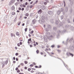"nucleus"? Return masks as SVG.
<instances>
[{"instance_id":"obj_1","label":"nucleus","mask_w":74,"mask_h":74,"mask_svg":"<svg viewBox=\"0 0 74 74\" xmlns=\"http://www.w3.org/2000/svg\"><path fill=\"white\" fill-rule=\"evenodd\" d=\"M48 14L50 15H53V11H49L48 12Z\"/></svg>"},{"instance_id":"obj_2","label":"nucleus","mask_w":74,"mask_h":74,"mask_svg":"<svg viewBox=\"0 0 74 74\" xmlns=\"http://www.w3.org/2000/svg\"><path fill=\"white\" fill-rule=\"evenodd\" d=\"M41 9L42 10H47V8L45 7V6L44 5H43L41 7Z\"/></svg>"},{"instance_id":"obj_3","label":"nucleus","mask_w":74,"mask_h":74,"mask_svg":"<svg viewBox=\"0 0 74 74\" xmlns=\"http://www.w3.org/2000/svg\"><path fill=\"white\" fill-rule=\"evenodd\" d=\"M53 38V36L52 35H51L50 36H49L47 37V38H48L49 40H51Z\"/></svg>"},{"instance_id":"obj_4","label":"nucleus","mask_w":74,"mask_h":74,"mask_svg":"<svg viewBox=\"0 0 74 74\" xmlns=\"http://www.w3.org/2000/svg\"><path fill=\"white\" fill-rule=\"evenodd\" d=\"M63 24H62V23L60 22L59 23V24L58 25V26L59 27H61L62 26H63Z\"/></svg>"},{"instance_id":"obj_5","label":"nucleus","mask_w":74,"mask_h":74,"mask_svg":"<svg viewBox=\"0 0 74 74\" xmlns=\"http://www.w3.org/2000/svg\"><path fill=\"white\" fill-rule=\"evenodd\" d=\"M8 60H6V61L5 62L4 61L3 62V64H7L8 63Z\"/></svg>"},{"instance_id":"obj_6","label":"nucleus","mask_w":74,"mask_h":74,"mask_svg":"<svg viewBox=\"0 0 74 74\" xmlns=\"http://www.w3.org/2000/svg\"><path fill=\"white\" fill-rule=\"evenodd\" d=\"M14 2V1L13 0H11L9 3V5H11Z\"/></svg>"},{"instance_id":"obj_7","label":"nucleus","mask_w":74,"mask_h":74,"mask_svg":"<svg viewBox=\"0 0 74 74\" xmlns=\"http://www.w3.org/2000/svg\"><path fill=\"white\" fill-rule=\"evenodd\" d=\"M62 62H63V63L64 66H65V67H66V69H67V70H69V69H68V68H67V65L65 63H64V62H63V61H62Z\"/></svg>"},{"instance_id":"obj_8","label":"nucleus","mask_w":74,"mask_h":74,"mask_svg":"<svg viewBox=\"0 0 74 74\" xmlns=\"http://www.w3.org/2000/svg\"><path fill=\"white\" fill-rule=\"evenodd\" d=\"M42 12V10H41V9H40L38 11V14H41Z\"/></svg>"},{"instance_id":"obj_9","label":"nucleus","mask_w":74,"mask_h":74,"mask_svg":"<svg viewBox=\"0 0 74 74\" xmlns=\"http://www.w3.org/2000/svg\"><path fill=\"white\" fill-rule=\"evenodd\" d=\"M73 47L70 46L69 47V49L71 51H72L73 49Z\"/></svg>"},{"instance_id":"obj_10","label":"nucleus","mask_w":74,"mask_h":74,"mask_svg":"<svg viewBox=\"0 0 74 74\" xmlns=\"http://www.w3.org/2000/svg\"><path fill=\"white\" fill-rule=\"evenodd\" d=\"M53 19H51L50 20V22L51 23H53V21H54Z\"/></svg>"},{"instance_id":"obj_11","label":"nucleus","mask_w":74,"mask_h":74,"mask_svg":"<svg viewBox=\"0 0 74 74\" xmlns=\"http://www.w3.org/2000/svg\"><path fill=\"white\" fill-rule=\"evenodd\" d=\"M41 18L43 20H44V19H45V16H42Z\"/></svg>"},{"instance_id":"obj_12","label":"nucleus","mask_w":74,"mask_h":74,"mask_svg":"<svg viewBox=\"0 0 74 74\" xmlns=\"http://www.w3.org/2000/svg\"><path fill=\"white\" fill-rule=\"evenodd\" d=\"M55 23L56 25H58V23H59V21L58 20H56Z\"/></svg>"},{"instance_id":"obj_13","label":"nucleus","mask_w":74,"mask_h":74,"mask_svg":"<svg viewBox=\"0 0 74 74\" xmlns=\"http://www.w3.org/2000/svg\"><path fill=\"white\" fill-rule=\"evenodd\" d=\"M45 30L46 31V32H48V31L49 30V29L47 27L45 29Z\"/></svg>"},{"instance_id":"obj_14","label":"nucleus","mask_w":74,"mask_h":74,"mask_svg":"<svg viewBox=\"0 0 74 74\" xmlns=\"http://www.w3.org/2000/svg\"><path fill=\"white\" fill-rule=\"evenodd\" d=\"M60 10H58L57 11V14H58V15H59V14H60Z\"/></svg>"},{"instance_id":"obj_15","label":"nucleus","mask_w":74,"mask_h":74,"mask_svg":"<svg viewBox=\"0 0 74 74\" xmlns=\"http://www.w3.org/2000/svg\"><path fill=\"white\" fill-rule=\"evenodd\" d=\"M32 23L33 24H35V23H36V20L34 19L32 21Z\"/></svg>"},{"instance_id":"obj_16","label":"nucleus","mask_w":74,"mask_h":74,"mask_svg":"<svg viewBox=\"0 0 74 74\" xmlns=\"http://www.w3.org/2000/svg\"><path fill=\"white\" fill-rule=\"evenodd\" d=\"M61 23H62L63 25H64L65 24V21L64 20H63Z\"/></svg>"},{"instance_id":"obj_17","label":"nucleus","mask_w":74,"mask_h":74,"mask_svg":"<svg viewBox=\"0 0 74 74\" xmlns=\"http://www.w3.org/2000/svg\"><path fill=\"white\" fill-rule=\"evenodd\" d=\"M47 28L49 29H51V25H48L47 26Z\"/></svg>"},{"instance_id":"obj_18","label":"nucleus","mask_w":74,"mask_h":74,"mask_svg":"<svg viewBox=\"0 0 74 74\" xmlns=\"http://www.w3.org/2000/svg\"><path fill=\"white\" fill-rule=\"evenodd\" d=\"M66 55L67 56H70V52H67L66 53Z\"/></svg>"},{"instance_id":"obj_19","label":"nucleus","mask_w":74,"mask_h":74,"mask_svg":"<svg viewBox=\"0 0 74 74\" xmlns=\"http://www.w3.org/2000/svg\"><path fill=\"white\" fill-rule=\"evenodd\" d=\"M11 9L12 10H14L15 9V7H14V6H12L11 7Z\"/></svg>"},{"instance_id":"obj_20","label":"nucleus","mask_w":74,"mask_h":74,"mask_svg":"<svg viewBox=\"0 0 74 74\" xmlns=\"http://www.w3.org/2000/svg\"><path fill=\"white\" fill-rule=\"evenodd\" d=\"M29 23H30V21H29V20H28V21H27V25H29Z\"/></svg>"},{"instance_id":"obj_21","label":"nucleus","mask_w":74,"mask_h":74,"mask_svg":"<svg viewBox=\"0 0 74 74\" xmlns=\"http://www.w3.org/2000/svg\"><path fill=\"white\" fill-rule=\"evenodd\" d=\"M64 18V17L63 16V15L61 16L60 17V19L61 20H62Z\"/></svg>"},{"instance_id":"obj_22","label":"nucleus","mask_w":74,"mask_h":74,"mask_svg":"<svg viewBox=\"0 0 74 74\" xmlns=\"http://www.w3.org/2000/svg\"><path fill=\"white\" fill-rule=\"evenodd\" d=\"M68 40H69V39H67L65 43V44L66 45H67V41H68Z\"/></svg>"},{"instance_id":"obj_23","label":"nucleus","mask_w":74,"mask_h":74,"mask_svg":"<svg viewBox=\"0 0 74 74\" xmlns=\"http://www.w3.org/2000/svg\"><path fill=\"white\" fill-rule=\"evenodd\" d=\"M53 29L54 30H56L57 28H56V27H53Z\"/></svg>"},{"instance_id":"obj_24","label":"nucleus","mask_w":74,"mask_h":74,"mask_svg":"<svg viewBox=\"0 0 74 74\" xmlns=\"http://www.w3.org/2000/svg\"><path fill=\"white\" fill-rule=\"evenodd\" d=\"M44 40L45 42H47V38H44Z\"/></svg>"},{"instance_id":"obj_25","label":"nucleus","mask_w":74,"mask_h":74,"mask_svg":"<svg viewBox=\"0 0 74 74\" xmlns=\"http://www.w3.org/2000/svg\"><path fill=\"white\" fill-rule=\"evenodd\" d=\"M73 4V2L72 1H70V4L71 5H72Z\"/></svg>"},{"instance_id":"obj_26","label":"nucleus","mask_w":74,"mask_h":74,"mask_svg":"<svg viewBox=\"0 0 74 74\" xmlns=\"http://www.w3.org/2000/svg\"><path fill=\"white\" fill-rule=\"evenodd\" d=\"M23 16V15H22V14H21L20 15V19H22V18Z\"/></svg>"},{"instance_id":"obj_27","label":"nucleus","mask_w":74,"mask_h":74,"mask_svg":"<svg viewBox=\"0 0 74 74\" xmlns=\"http://www.w3.org/2000/svg\"><path fill=\"white\" fill-rule=\"evenodd\" d=\"M69 55L71 56L72 57H73V56H74V55H73V54L72 53H69Z\"/></svg>"},{"instance_id":"obj_28","label":"nucleus","mask_w":74,"mask_h":74,"mask_svg":"<svg viewBox=\"0 0 74 74\" xmlns=\"http://www.w3.org/2000/svg\"><path fill=\"white\" fill-rule=\"evenodd\" d=\"M65 12H67V10H68V8L67 7H66V8H65Z\"/></svg>"},{"instance_id":"obj_29","label":"nucleus","mask_w":74,"mask_h":74,"mask_svg":"<svg viewBox=\"0 0 74 74\" xmlns=\"http://www.w3.org/2000/svg\"><path fill=\"white\" fill-rule=\"evenodd\" d=\"M72 11H73V10H72V9H71L69 10V11H70V13L71 14V13H72Z\"/></svg>"},{"instance_id":"obj_30","label":"nucleus","mask_w":74,"mask_h":74,"mask_svg":"<svg viewBox=\"0 0 74 74\" xmlns=\"http://www.w3.org/2000/svg\"><path fill=\"white\" fill-rule=\"evenodd\" d=\"M61 32H60V30L58 31V36H59V34H60V33H61Z\"/></svg>"},{"instance_id":"obj_31","label":"nucleus","mask_w":74,"mask_h":74,"mask_svg":"<svg viewBox=\"0 0 74 74\" xmlns=\"http://www.w3.org/2000/svg\"><path fill=\"white\" fill-rule=\"evenodd\" d=\"M15 36V35H14V34H11V36L12 37H13V36Z\"/></svg>"},{"instance_id":"obj_32","label":"nucleus","mask_w":74,"mask_h":74,"mask_svg":"<svg viewBox=\"0 0 74 74\" xmlns=\"http://www.w3.org/2000/svg\"><path fill=\"white\" fill-rule=\"evenodd\" d=\"M12 15H15V12H12Z\"/></svg>"},{"instance_id":"obj_33","label":"nucleus","mask_w":74,"mask_h":74,"mask_svg":"<svg viewBox=\"0 0 74 74\" xmlns=\"http://www.w3.org/2000/svg\"><path fill=\"white\" fill-rule=\"evenodd\" d=\"M16 35H17V36H19V32H17L16 33Z\"/></svg>"},{"instance_id":"obj_34","label":"nucleus","mask_w":74,"mask_h":74,"mask_svg":"<svg viewBox=\"0 0 74 74\" xmlns=\"http://www.w3.org/2000/svg\"><path fill=\"white\" fill-rule=\"evenodd\" d=\"M31 40H32V39H31V38H30L28 40V41H30L31 42V41H32Z\"/></svg>"},{"instance_id":"obj_35","label":"nucleus","mask_w":74,"mask_h":74,"mask_svg":"<svg viewBox=\"0 0 74 74\" xmlns=\"http://www.w3.org/2000/svg\"><path fill=\"white\" fill-rule=\"evenodd\" d=\"M20 65H21L22 66H24L23 63H22L20 64Z\"/></svg>"},{"instance_id":"obj_36","label":"nucleus","mask_w":74,"mask_h":74,"mask_svg":"<svg viewBox=\"0 0 74 74\" xmlns=\"http://www.w3.org/2000/svg\"><path fill=\"white\" fill-rule=\"evenodd\" d=\"M25 16H29V14H28V13H26Z\"/></svg>"},{"instance_id":"obj_37","label":"nucleus","mask_w":74,"mask_h":74,"mask_svg":"<svg viewBox=\"0 0 74 74\" xmlns=\"http://www.w3.org/2000/svg\"><path fill=\"white\" fill-rule=\"evenodd\" d=\"M60 11H61V12H62L63 11V9L62 8H61L60 9Z\"/></svg>"},{"instance_id":"obj_38","label":"nucleus","mask_w":74,"mask_h":74,"mask_svg":"<svg viewBox=\"0 0 74 74\" xmlns=\"http://www.w3.org/2000/svg\"><path fill=\"white\" fill-rule=\"evenodd\" d=\"M27 28H26L25 29V32H27Z\"/></svg>"},{"instance_id":"obj_39","label":"nucleus","mask_w":74,"mask_h":74,"mask_svg":"<svg viewBox=\"0 0 74 74\" xmlns=\"http://www.w3.org/2000/svg\"><path fill=\"white\" fill-rule=\"evenodd\" d=\"M18 55H19V53H16L15 54L16 56H18Z\"/></svg>"},{"instance_id":"obj_40","label":"nucleus","mask_w":74,"mask_h":74,"mask_svg":"<svg viewBox=\"0 0 74 74\" xmlns=\"http://www.w3.org/2000/svg\"><path fill=\"white\" fill-rule=\"evenodd\" d=\"M24 62L25 64H27V63H28L27 62V61H25Z\"/></svg>"},{"instance_id":"obj_41","label":"nucleus","mask_w":74,"mask_h":74,"mask_svg":"<svg viewBox=\"0 0 74 74\" xmlns=\"http://www.w3.org/2000/svg\"><path fill=\"white\" fill-rule=\"evenodd\" d=\"M51 47H52V48H54V47H55V45H52L51 46Z\"/></svg>"},{"instance_id":"obj_42","label":"nucleus","mask_w":74,"mask_h":74,"mask_svg":"<svg viewBox=\"0 0 74 74\" xmlns=\"http://www.w3.org/2000/svg\"><path fill=\"white\" fill-rule=\"evenodd\" d=\"M30 43H31V44L32 45H33V42L32 41H30Z\"/></svg>"},{"instance_id":"obj_43","label":"nucleus","mask_w":74,"mask_h":74,"mask_svg":"<svg viewBox=\"0 0 74 74\" xmlns=\"http://www.w3.org/2000/svg\"><path fill=\"white\" fill-rule=\"evenodd\" d=\"M21 23V22H20L18 23V26H19L20 25V24Z\"/></svg>"},{"instance_id":"obj_44","label":"nucleus","mask_w":74,"mask_h":74,"mask_svg":"<svg viewBox=\"0 0 74 74\" xmlns=\"http://www.w3.org/2000/svg\"><path fill=\"white\" fill-rule=\"evenodd\" d=\"M36 52L37 53H38L39 52V51H38V50H37L36 51Z\"/></svg>"},{"instance_id":"obj_45","label":"nucleus","mask_w":74,"mask_h":74,"mask_svg":"<svg viewBox=\"0 0 74 74\" xmlns=\"http://www.w3.org/2000/svg\"><path fill=\"white\" fill-rule=\"evenodd\" d=\"M31 70V69L30 68H28V71H30V70Z\"/></svg>"},{"instance_id":"obj_46","label":"nucleus","mask_w":74,"mask_h":74,"mask_svg":"<svg viewBox=\"0 0 74 74\" xmlns=\"http://www.w3.org/2000/svg\"><path fill=\"white\" fill-rule=\"evenodd\" d=\"M18 70V67H17L15 69V70H16V71H17Z\"/></svg>"},{"instance_id":"obj_47","label":"nucleus","mask_w":74,"mask_h":74,"mask_svg":"<svg viewBox=\"0 0 74 74\" xmlns=\"http://www.w3.org/2000/svg\"><path fill=\"white\" fill-rule=\"evenodd\" d=\"M20 6L21 8H22V7H23V5L21 4L20 5Z\"/></svg>"},{"instance_id":"obj_48","label":"nucleus","mask_w":74,"mask_h":74,"mask_svg":"<svg viewBox=\"0 0 74 74\" xmlns=\"http://www.w3.org/2000/svg\"><path fill=\"white\" fill-rule=\"evenodd\" d=\"M23 6L24 7V8H25V7H26V5L24 4L23 5Z\"/></svg>"},{"instance_id":"obj_49","label":"nucleus","mask_w":74,"mask_h":74,"mask_svg":"<svg viewBox=\"0 0 74 74\" xmlns=\"http://www.w3.org/2000/svg\"><path fill=\"white\" fill-rule=\"evenodd\" d=\"M38 68H41V65H39L38 67Z\"/></svg>"},{"instance_id":"obj_50","label":"nucleus","mask_w":74,"mask_h":74,"mask_svg":"<svg viewBox=\"0 0 74 74\" xmlns=\"http://www.w3.org/2000/svg\"><path fill=\"white\" fill-rule=\"evenodd\" d=\"M28 4V3H27V2H25V5H27Z\"/></svg>"},{"instance_id":"obj_51","label":"nucleus","mask_w":74,"mask_h":74,"mask_svg":"<svg viewBox=\"0 0 74 74\" xmlns=\"http://www.w3.org/2000/svg\"><path fill=\"white\" fill-rule=\"evenodd\" d=\"M63 3L64 4V7H65V1H63Z\"/></svg>"},{"instance_id":"obj_52","label":"nucleus","mask_w":74,"mask_h":74,"mask_svg":"<svg viewBox=\"0 0 74 74\" xmlns=\"http://www.w3.org/2000/svg\"><path fill=\"white\" fill-rule=\"evenodd\" d=\"M20 72V70H18L17 71V73H19Z\"/></svg>"},{"instance_id":"obj_53","label":"nucleus","mask_w":74,"mask_h":74,"mask_svg":"<svg viewBox=\"0 0 74 74\" xmlns=\"http://www.w3.org/2000/svg\"><path fill=\"white\" fill-rule=\"evenodd\" d=\"M35 68H38V66H35Z\"/></svg>"},{"instance_id":"obj_54","label":"nucleus","mask_w":74,"mask_h":74,"mask_svg":"<svg viewBox=\"0 0 74 74\" xmlns=\"http://www.w3.org/2000/svg\"><path fill=\"white\" fill-rule=\"evenodd\" d=\"M45 1L46 2V3H49V1L48 0H45Z\"/></svg>"},{"instance_id":"obj_55","label":"nucleus","mask_w":74,"mask_h":74,"mask_svg":"<svg viewBox=\"0 0 74 74\" xmlns=\"http://www.w3.org/2000/svg\"><path fill=\"white\" fill-rule=\"evenodd\" d=\"M30 67H33V64H31L30 65Z\"/></svg>"},{"instance_id":"obj_56","label":"nucleus","mask_w":74,"mask_h":74,"mask_svg":"<svg viewBox=\"0 0 74 74\" xmlns=\"http://www.w3.org/2000/svg\"><path fill=\"white\" fill-rule=\"evenodd\" d=\"M38 3V0H37L36 1L35 3V4H37V3Z\"/></svg>"},{"instance_id":"obj_57","label":"nucleus","mask_w":74,"mask_h":74,"mask_svg":"<svg viewBox=\"0 0 74 74\" xmlns=\"http://www.w3.org/2000/svg\"><path fill=\"white\" fill-rule=\"evenodd\" d=\"M17 45L18 47H20V44H19V43H18Z\"/></svg>"},{"instance_id":"obj_58","label":"nucleus","mask_w":74,"mask_h":74,"mask_svg":"<svg viewBox=\"0 0 74 74\" xmlns=\"http://www.w3.org/2000/svg\"><path fill=\"white\" fill-rule=\"evenodd\" d=\"M44 4H45V5H47V3L46 2H45L44 3Z\"/></svg>"},{"instance_id":"obj_59","label":"nucleus","mask_w":74,"mask_h":74,"mask_svg":"<svg viewBox=\"0 0 74 74\" xmlns=\"http://www.w3.org/2000/svg\"><path fill=\"white\" fill-rule=\"evenodd\" d=\"M66 31V29H64L63 31L62 32H65Z\"/></svg>"},{"instance_id":"obj_60","label":"nucleus","mask_w":74,"mask_h":74,"mask_svg":"<svg viewBox=\"0 0 74 74\" xmlns=\"http://www.w3.org/2000/svg\"><path fill=\"white\" fill-rule=\"evenodd\" d=\"M33 32H34V31H33V30L32 31H31V34H32V33H33Z\"/></svg>"},{"instance_id":"obj_61","label":"nucleus","mask_w":74,"mask_h":74,"mask_svg":"<svg viewBox=\"0 0 74 74\" xmlns=\"http://www.w3.org/2000/svg\"><path fill=\"white\" fill-rule=\"evenodd\" d=\"M24 9H25L24 8H22L21 9V10H22V11H23V10H24Z\"/></svg>"},{"instance_id":"obj_62","label":"nucleus","mask_w":74,"mask_h":74,"mask_svg":"<svg viewBox=\"0 0 74 74\" xmlns=\"http://www.w3.org/2000/svg\"><path fill=\"white\" fill-rule=\"evenodd\" d=\"M57 51H58V52L59 53L60 52V50H58Z\"/></svg>"},{"instance_id":"obj_63","label":"nucleus","mask_w":74,"mask_h":74,"mask_svg":"<svg viewBox=\"0 0 74 74\" xmlns=\"http://www.w3.org/2000/svg\"><path fill=\"white\" fill-rule=\"evenodd\" d=\"M21 10V8H18V10H19L20 11V10Z\"/></svg>"},{"instance_id":"obj_64","label":"nucleus","mask_w":74,"mask_h":74,"mask_svg":"<svg viewBox=\"0 0 74 74\" xmlns=\"http://www.w3.org/2000/svg\"><path fill=\"white\" fill-rule=\"evenodd\" d=\"M22 43L21 42H20V45H22Z\"/></svg>"}]
</instances>
